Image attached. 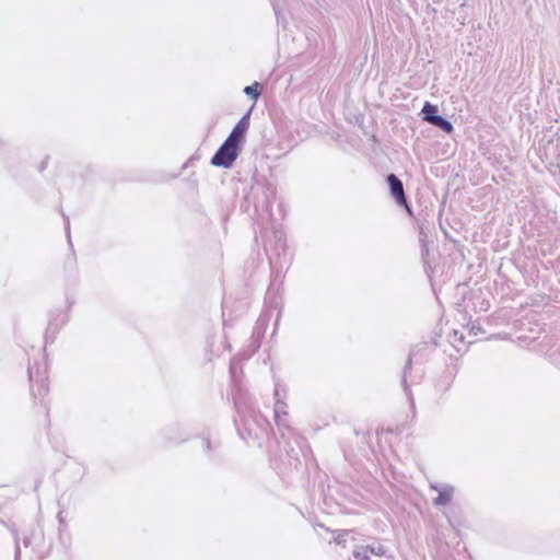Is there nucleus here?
<instances>
[{
  "instance_id": "obj_1",
  "label": "nucleus",
  "mask_w": 560,
  "mask_h": 560,
  "mask_svg": "<svg viewBox=\"0 0 560 560\" xmlns=\"http://www.w3.org/2000/svg\"><path fill=\"white\" fill-rule=\"evenodd\" d=\"M269 265L272 271L280 273L284 267L291 264V256L288 253L284 233L280 230H273L271 238L265 245Z\"/></svg>"
},
{
  "instance_id": "obj_2",
  "label": "nucleus",
  "mask_w": 560,
  "mask_h": 560,
  "mask_svg": "<svg viewBox=\"0 0 560 560\" xmlns=\"http://www.w3.org/2000/svg\"><path fill=\"white\" fill-rule=\"evenodd\" d=\"M252 194L257 197L254 201V212H266L271 215L272 202L276 199L277 187L266 177H255L250 186Z\"/></svg>"
},
{
  "instance_id": "obj_3",
  "label": "nucleus",
  "mask_w": 560,
  "mask_h": 560,
  "mask_svg": "<svg viewBox=\"0 0 560 560\" xmlns=\"http://www.w3.org/2000/svg\"><path fill=\"white\" fill-rule=\"evenodd\" d=\"M242 145L234 142L232 138H226L212 155L210 164L215 167L231 168L242 153Z\"/></svg>"
},
{
  "instance_id": "obj_4",
  "label": "nucleus",
  "mask_w": 560,
  "mask_h": 560,
  "mask_svg": "<svg viewBox=\"0 0 560 560\" xmlns=\"http://www.w3.org/2000/svg\"><path fill=\"white\" fill-rule=\"evenodd\" d=\"M30 390L34 399L44 397L48 393V376L45 363H35L27 369Z\"/></svg>"
},
{
  "instance_id": "obj_5",
  "label": "nucleus",
  "mask_w": 560,
  "mask_h": 560,
  "mask_svg": "<svg viewBox=\"0 0 560 560\" xmlns=\"http://www.w3.org/2000/svg\"><path fill=\"white\" fill-rule=\"evenodd\" d=\"M385 182L388 186L389 195L396 205L404 208L409 215H412V207L408 202L402 180L396 174L389 173L386 175Z\"/></svg>"
},
{
  "instance_id": "obj_6",
  "label": "nucleus",
  "mask_w": 560,
  "mask_h": 560,
  "mask_svg": "<svg viewBox=\"0 0 560 560\" xmlns=\"http://www.w3.org/2000/svg\"><path fill=\"white\" fill-rule=\"evenodd\" d=\"M69 314L60 308H55L49 313V320L45 331V341L54 342L56 335L68 323Z\"/></svg>"
},
{
  "instance_id": "obj_7",
  "label": "nucleus",
  "mask_w": 560,
  "mask_h": 560,
  "mask_svg": "<svg viewBox=\"0 0 560 560\" xmlns=\"http://www.w3.org/2000/svg\"><path fill=\"white\" fill-rule=\"evenodd\" d=\"M268 324V319L265 318L262 315L259 316L257 319L253 332L249 339V343L247 346V349L245 351L246 358L249 359L254 353L258 351V349L261 346V341L265 337L266 327Z\"/></svg>"
},
{
  "instance_id": "obj_8",
  "label": "nucleus",
  "mask_w": 560,
  "mask_h": 560,
  "mask_svg": "<svg viewBox=\"0 0 560 560\" xmlns=\"http://www.w3.org/2000/svg\"><path fill=\"white\" fill-rule=\"evenodd\" d=\"M250 109L245 113L241 119L233 127L230 135L226 137L229 139L232 138L234 142H237L240 145L244 147L246 140V133L249 128V119H250Z\"/></svg>"
},
{
  "instance_id": "obj_9",
  "label": "nucleus",
  "mask_w": 560,
  "mask_h": 560,
  "mask_svg": "<svg viewBox=\"0 0 560 560\" xmlns=\"http://www.w3.org/2000/svg\"><path fill=\"white\" fill-rule=\"evenodd\" d=\"M430 489L438 492V497L433 499L435 506H445L452 502L455 488L451 485H439L436 482L430 483Z\"/></svg>"
},
{
  "instance_id": "obj_10",
  "label": "nucleus",
  "mask_w": 560,
  "mask_h": 560,
  "mask_svg": "<svg viewBox=\"0 0 560 560\" xmlns=\"http://www.w3.org/2000/svg\"><path fill=\"white\" fill-rule=\"evenodd\" d=\"M415 357H416V351H415V349H412L407 358V361L405 363V366L402 369V374H401L402 390L409 400L410 409L413 415L416 413V405H415V399H413V395H412L410 385L408 384V381H407V375L410 373V371L412 369V360Z\"/></svg>"
},
{
  "instance_id": "obj_11",
  "label": "nucleus",
  "mask_w": 560,
  "mask_h": 560,
  "mask_svg": "<svg viewBox=\"0 0 560 560\" xmlns=\"http://www.w3.org/2000/svg\"><path fill=\"white\" fill-rule=\"evenodd\" d=\"M201 446L203 452L208 455L210 460H219L221 457L219 455L220 442L211 440L210 433H202L200 435Z\"/></svg>"
},
{
  "instance_id": "obj_12",
  "label": "nucleus",
  "mask_w": 560,
  "mask_h": 560,
  "mask_svg": "<svg viewBox=\"0 0 560 560\" xmlns=\"http://www.w3.org/2000/svg\"><path fill=\"white\" fill-rule=\"evenodd\" d=\"M233 401L237 413L243 417L254 410L250 399L242 392L240 387L233 393Z\"/></svg>"
},
{
  "instance_id": "obj_13",
  "label": "nucleus",
  "mask_w": 560,
  "mask_h": 560,
  "mask_svg": "<svg viewBox=\"0 0 560 560\" xmlns=\"http://www.w3.org/2000/svg\"><path fill=\"white\" fill-rule=\"evenodd\" d=\"M421 118L423 121L432 125L433 121L440 116L439 107L435 104L430 102H424V105L421 109Z\"/></svg>"
},
{
  "instance_id": "obj_14",
  "label": "nucleus",
  "mask_w": 560,
  "mask_h": 560,
  "mask_svg": "<svg viewBox=\"0 0 560 560\" xmlns=\"http://www.w3.org/2000/svg\"><path fill=\"white\" fill-rule=\"evenodd\" d=\"M275 407H273V413H275V420L279 424L280 423V417L288 415V405L280 398L279 388L278 385H276L275 388Z\"/></svg>"
},
{
  "instance_id": "obj_15",
  "label": "nucleus",
  "mask_w": 560,
  "mask_h": 560,
  "mask_svg": "<svg viewBox=\"0 0 560 560\" xmlns=\"http://www.w3.org/2000/svg\"><path fill=\"white\" fill-rule=\"evenodd\" d=\"M163 436L167 444H179L185 441L178 427L166 429Z\"/></svg>"
},
{
  "instance_id": "obj_16",
  "label": "nucleus",
  "mask_w": 560,
  "mask_h": 560,
  "mask_svg": "<svg viewBox=\"0 0 560 560\" xmlns=\"http://www.w3.org/2000/svg\"><path fill=\"white\" fill-rule=\"evenodd\" d=\"M287 457L289 459V465L296 471L302 468V460L300 458V452L294 447H290L287 450Z\"/></svg>"
},
{
  "instance_id": "obj_17",
  "label": "nucleus",
  "mask_w": 560,
  "mask_h": 560,
  "mask_svg": "<svg viewBox=\"0 0 560 560\" xmlns=\"http://www.w3.org/2000/svg\"><path fill=\"white\" fill-rule=\"evenodd\" d=\"M433 127L439 128L443 132L450 135L454 131V126L450 119L440 115L432 124Z\"/></svg>"
},
{
  "instance_id": "obj_18",
  "label": "nucleus",
  "mask_w": 560,
  "mask_h": 560,
  "mask_svg": "<svg viewBox=\"0 0 560 560\" xmlns=\"http://www.w3.org/2000/svg\"><path fill=\"white\" fill-rule=\"evenodd\" d=\"M243 92L250 100H253L254 102H257V100L261 95V84L258 82H254L253 84L245 86Z\"/></svg>"
},
{
  "instance_id": "obj_19",
  "label": "nucleus",
  "mask_w": 560,
  "mask_h": 560,
  "mask_svg": "<svg viewBox=\"0 0 560 560\" xmlns=\"http://www.w3.org/2000/svg\"><path fill=\"white\" fill-rule=\"evenodd\" d=\"M351 530L350 529H336L332 530L334 534V541L342 547H346V537L349 535Z\"/></svg>"
},
{
  "instance_id": "obj_20",
  "label": "nucleus",
  "mask_w": 560,
  "mask_h": 560,
  "mask_svg": "<svg viewBox=\"0 0 560 560\" xmlns=\"http://www.w3.org/2000/svg\"><path fill=\"white\" fill-rule=\"evenodd\" d=\"M364 548H368L366 550L369 551V553L374 555L376 557H384L387 553V548L382 544L366 545L364 546Z\"/></svg>"
},
{
  "instance_id": "obj_21",
  "label": "nucleus",
  "mask_w": 560,
  "mask_h": 560,
  "mask_svg": "<svg viewBox=\"0 0 560 560\" xmlns=\"http://www.w3.org/2000/svg\"><path fill=\"white\" fill-rule=\"evenodd\" d=\"M368 548H364V546H357L353 551H352V556L354 559L357 560H372L369 551L366 550Z\"/></svg>"
},
{
  "instance_id": "obj_22",
  "label": "nucleus",
  "mask_w": 560,
  "mask_h": 560,
  "mask_svg": "<svg viewBox=\"0 0 560 560\" xmlns=\"http://www.w3.org/2000/svg\"><path fill=\"white\" fill-rule=\"evenodd\" d=\"M257 200V197L255 198V195L252 194V190L249 189V191L245 195L244 197V200L241 205V208L245 211V212H248L249 211V208L250 206L254 207V201Z\"/></svg>"
},
{
  "instance_id": "obj_23",
  "label": "nucleus",
  "mask_w": 560,
  "mask_h": 560,
  "mask_svg": "<svg viewBox=\"0 0 560 560\" xmlns=\"http://www.w3.org/2000/svg\"><path fill=\"white\" fill-rule=\"evenodd\" d=\"M419 241L421 243V255L423 257L424 255H428L429 248L427 245V234L424 233L422 228H420Z\"/></svg>"
},
{
  "instance_id": "obj_24",
  "label": "nucleus",
  "mask_w": 560,
  "mask_h": 560,
  "mask_svg": "<svg viewBox=\"0 0 560 560\" xmlns=\"http://www.w3.org/2000/svg\"><path fill=\"white\" fill-rule=\"evenodd\" d=\"M12 534H13L14 540H15L14 560H20L21 549H20V545H19L18 530L12 528Z\"/></svg>"
},
{
  "instance_id": "obj_25",
  "label": "nucleus",
  "mask_w": 560,
  "mask_h": 560,
  "mask_svg": "<svg viewBox=\"0 0 560 560\" xmlns=\"http://www.w3.org/2000/svg\"><path fill=\"white\" fill-rule=\"evenodd\" d=\"M57 520H58V523H59V530H62V529H66L68 527V524L65 520V516H63V511L60 510L57 514Z\"/></svg>"
},
{
  "instance_id": "obj_26",
  "label": "nucleus",
  "mask_w": 560,
  "mask_h": 560,
  "mask_svg": "<svg viewBox=\"0 0 560 560\" xmlns=\"http://www.w3.org/2000/svg\"><path fill=\"white\" fill-rule=\"evenodd\" d=\"M62 217H63V220H65V230H66V234H67V237H68V242L70 245L71 244V240H70V221H69V218L62 213Z\"/></svg>"
},
{
  "instance_id": "obj_27",
  "label": "nucleus",
  "mask_w": 560,
  "mask_h": 560,
  "mask_svg": "<svg viewBox=\"0 0 560 560\" xmlns=\"http://www.w3.org/2000/svg\"><path fill=\"white\" fill-rule=\"evenodd\" d=\"M237 369H238V363L235 360H232L230 362V373H231V376L233 380L236 378Z\"/></svg>"
},
{
  "instance_id": "obj_28",
  "label": "nucleus",
  "mask_w": 560,
  "mask_h": 560,
  "mask_svg": "<svg viewBox=\"0 0 560 560\" xmlns=\"http://www.w3.org/2000/svg\"><path fill=\"white\" fill-rule=\"evenodd\" d=\"M48 159H49V158H48V156H46V158L42 161V163H40V164H39V166H38V171H39V172H43V171L47 167Z\"/></svg>"
},
{
  "instance_id": "obj_29",
  "label": "nucleus",
  "mask_w": 560,
  "mask_h": 560,
  "mask_svg": "<svg viewBox=\"0 0 560 560\" xmlns=\"http://www.w3.org/2000/svg\"><path fill=\"white\" fill-rule=\"evenodd\" d=\"M463 341V334H458L457 330H454V341L456 340Z\"/></svg>"
},
{
  "instance_id": "obj_30",
  "label": "nucleus",
  "mask_w": 560,
  "mask_h": 560,
  "mask_svg": "<svg viewBox=\"0 0 560 560\" xmlns=\"http://www.w3.org/2000/svg\"><path fill=\"white\" fill-rule=\"evenodd\" d=\"M273 292V281L269 284L266 299Z\"/></svg>"
},
{
  "instance_id": "obj_31",
  "label": "nucleus",
  "mask_w": 560,
  "mask_h": 560,
  "mask_svg": "<svg viewBox=\"0 0 560 560\" xmlns=\"http://www.w3.org/2000/svg\"><path fill=\"white\" fill-rule=\"evenodd\" d=\"M23 544L25 547H28L31 545V538L30 537H24L23 538Z\"/></svg>"
},
{
  "instance_id": "obj_32",
  "label": "nucleus",
  "mask_w": 560,
  "mask_h": 560,
  "mask_svg": "<svg viewBox=\"0 0 560 560\" xmlns=\"http://www.w3.org/2000/svg\"><path fill=\"white\" fill-rule=\"evenodd\" d=\"M476 329H477V330H480V328H479V327H477V326H475V325H472V326H471V328H470V330H471V331H474V330H476Z\"/></svg>"
},
{
  "instance_id": "obj_33",
  "label": "nucleus",
  "mask_w": 560,
  "mask_h": 560,
  "mask_svg": "<svg viewBox=\"0 0 560 560\" xmlns=\"http://www.w3.org/2000/svg\"><path fill=\"white\" fill-rule=\"evenodd\" d=\"M441 1H442V0H431V2H432L433 4H439V3H441Z\"/></svg>"
},
{
  "instance_id": "obj_34",
  "label": "nucleus",
  "mask_w": 560,
  "mask_h": 560,
  "mask_svg": "<svg viewBox=\"0 0 560 560\" xmlns=\"http://www.w3.org/2000/svg\"><path fill=\"white\" fill-rule=\"evenodd\" d=\"M300 440L304 441L302 438H300L299 440H296V444L300 445Z\"/></svg>"
},
{
  "instance_id": "obj_35",
  "label": "nucleus",
  "mask_w": 560,
  "mask_h": 560,
  "mask_svg": "<svg viewBox=\"0 0 560 560\" xmlns=\"http://www.w3.org/2000/svg\"><path fill=\"white\" fill-rule=\"evenodd\" d=\"M68 303H69L68 308H70V307L72 306V302H69V301H68Z\"/></svg>"
}]
</instances>
